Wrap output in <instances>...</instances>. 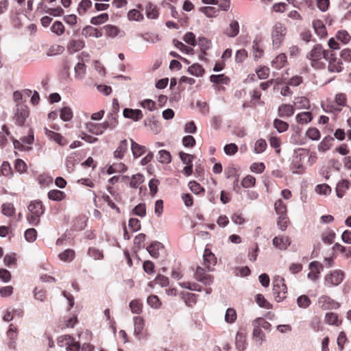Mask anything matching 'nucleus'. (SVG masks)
Returning a JSON list of instances; mask_svg holds the SVG:
<instances>
[{"label": "nucleus", "mask_w": 351, "mask_h": 351, "mask_svg": "<svg viewBox=\"0 0 351 351\" xmlns=\"http://www.w3.org/2000/svg\"><path fill=\"white\" fill-rule=\"evenodd\" d=\"M331 51L326 50L321 45H315L311 51L307 54V58L311 61V64L316 69L321 68L324 66L319 61L322 59L327 60Z\"/></svg>", "instance_id": "nucleus-1"}, {"label": "nucleus", "mask_w": 351, "mask_h": 351, "mask_svg": "<svg viewBox=\"0 0 351 351\" xmlns=\"http://www.w3.org/2000/svg\"><path fill=\"white\" fill-rule=\"evenodd\" d=\"M308 154V151L302 148L294 151L291 163V170L293 173H300L304 171L303 163Z\"/></svg>", "instance_id": "nucleus-2"}, {"label": "nucleus", "mask_w": 351, "mask_h": 351, "mask_svg": "<svg viewBox=\"0 0 351 351\" xmlns=\"http://www.w3.org/2000/svg\"><path fill=\"white\" fill-rule=\"evenodd\" d=\"M287 34V27L282 23L278 22L272 27V45L275 49H278L283 42Z\"/></svg>", "instance_id": "nucleus-3"}, {"label": "nucleus", "mask_w": 351, "mask_h": 351, "mask_svg": "<svg viewBox=\"0 0 351 351\" xmlns=\"http://www.w3.org/2000/svg\"><path fill=\"white\" fill-rule=\"evenodd\" d=\"M285 280L283 278L278 277L275 279L273 285V294L275 296V299L278 302H281L286 298V293L287 292V288L284 282Z\"/></svg>", "instance_id": "nucleus-4"}, {"label": "nucleus", "mask_w": 351, "mask_h": 351, "mask_svg": "<svg viewBox=\"0 0 351 351\" xmlns=\"http://www.w3.org/2000/svg\"><path fill=\"white\" fill-rule=\"evenodd\" d=\"M57 343L58 346L66 348V351H79L80 344L75 342L73 338L70 335H62L58 338Z\"/></svg>", "instance_id": "nucleus-5"}, {"label": "nucleus", "mask_w": 351, "mask_h": 351, "mask_svg": "<svg viewBox=\"0 0 351 351\" xmlns=\"http://www.w3.org/2000/svg\"><path fill=\"white\" fill-rule=\"evenodd\" d=\"M344 274L341 270H334L324 278V285L327 287L337 286L343 281Z\"/></svg>", "instance_id": "nucleus-6"}, {"label": "nucleus", "mask_w": 351, "mask_h": 351, "mask_svg": "<svg viewBox=\"0 0 351 351\" xmlns=\"http://www.w3.org/2000/svg\"><path fill=\"white\" fill-rule=\"evenodd\" d=\"M28 116L29 111L27 107L25 105L17 104L14 116L16 123L19 125H23Z\"/></svg>", "instance_id": "nucleus-7"}, {"label": "nucleus", "mask_w": 351, "mask_h": 351, "mask_svg": "<svg viewBox=\"0 0 351 351\" xmlns=\"http://www.w3.org/2000/svg\"><path fill=\"white\" fill-rule=\"evenodd\" d=\"M109 127V123L107 121L101 123H95L93 122H88L85 124L86 129L95 135H101L105 130Z\"/></svg>", "instance_id": "nucleus-8"}, {"label": "nucleus", "mask_w": 351, "mask_h": 351, "mask_svg": "<svg viewBox=\"0 0 351 351\" xmlns=\"http://www.w3.org/2000/svg\"><path fill=\"white\" fill-rule=\"evenodd\" d=\"M319 306L324 310L337 309L340 306L339 303L327 295H322L318 299Z\"/></svg>", "instance_id": "nucleus-9"}, {"label": "nucleus", "mask_w": 351, "mask_h": 351, "mask_svg": "<svg viewBox=\"0 0 351 351\" xmlns=\"http://www.w3.org/2000/svg\"><path fill=\"white\" fill-rule=\"evenodd\" d=\"M328 60V71L330 73H339L342 71V62L340 59L335 57L331 51L327 59Z\"/></svg>", "instance_id": "nucleus-10"}, {"label": "nucleus", "mask_w": 351, "mask_h": 351, "mask_svg": "<svg viewBox=\"0 0 351 351\" xmlns=\"http://www.w3.org/2000/svg\"><path fill=\"white\" fill-rule=\"evenodd\" d=\"M311 271L308 274L307 278L312 281H316L319 278V274L323 269V265L318 261H313L309 264Z\"/></svg>", "instance_id": "nucleus-11"}, {"label": "nucleus", "mask_w": 351, "mask_h": 351, "mask_svg": "<svg viewBox=\"0 0 351 351\" xmlns=\"http://www.w3.org/2000/svg\"><path fill=\"white\" fill-rule=\"evenodd\" d=\"M195 278L197 281L203 283L204 285H211L213 280L212 276L206 274L204 269L200 267H197Z\"/></svg>", "instance_id": "nucleus-12"}, {"label": "nucleus", "mask_w": 351, "mask_h": 351, "mask_svg": "<svg viewBox=\"0 0 351 351\" xmlns=\"http://www.w3.org/2000/svg\"><path fill=\"white\" fill-rule=\"evenodd\" d=\"M203 258L204 264L208 270H210L211 267L217 263V258L215 254L208 248L205 249Z\"/></svg>", "instance_id": "nucleus-13"}, {"label": "nucleus", "mask_w": 351, "mask_h": 351, "mask_svg": "<svg viewBox=\"0 0 351 351\" xmlns=\"http://www.w3.org/2000/svg\"><path fill=\"white\" fill-rule=\"evenodd\" d=\"M239 33V24L237 20H231L224 34L230 38L236 37Z\"/></svg>", "instance_id": "nucleus-14"}, {"label": "nucleus", "mask_w": 351, "mask_h": 351, "mask_svg": "<svg viewBox=\"0 0 351 351\" xmlns=\"http://www.w3.org/2000/svg\"><path fill=\"white\" fill-rule=\"evenodd\" d=\"M291 244V241L287 237H275L273 239V245L280 250H286Z\"/></svg>", "instance_id": "nucleus-15"}, {"label": "nucleus", "mask_w": 351, "mask_h": 351, "mask_svg": "<svg viewBox=\"0 0 351 351\" xmlns=\"http://www.w3.org/2000/svg\"><path fill=\"white\" fill-rule=\"evenodd\" d=\"M164 247L162 244L158 241L154 242L147 247V252L154 258H158L160 252L162 251Z\"/></svg>", "instance_id": "nucleus-16"}, {"label": "nucleus", "mask_w": 351, "mask_h": 351, "mask_svg": "<svg viewBox=\"0 0 351 351\" xmlns=\"http://www.w3.org/2000/svg\"><path fill=\"white\" fill-rule=\"evenodd\" d=\"M123 116L125 118L131 119L134 121H137L143 118V114L141 110L125 108L123 110Z\"/></svg>", "instance_id": "nucleus-17"}, {"label": "nucleus", "mask_w": 351, "mask_h": 351, "mask_svg": "<svg viewBox=\"0 0 351 351\" xmlns=\"http://www.w3.org/2000/svg\"><path fill=\"white\" fill-rule=\"evenodd\" d=\"M30 213L35 214L37 216H42L44 213L43 204L40 201H33L27 206Z\"/></svg>", "instance_id": "nucleus-18"}, {"label": "nucleus", "mask_w": 351, "mask_h": 351, "mask_svg": "<svg viewBox=\"0 0 351 351\" xmlns=\"http://www.w3.org/2000/svg\"><path fill=\"white\" fill-rule=\"evenodd\" d=\"M45 135L49 138V139H50L51 141H53L60 145H64L66 144L65 139L60 134L54 132L51 130H48L47 128H45Z\"/></svg>", "instance_id": "nucleus-19"}, {"label": "nucleus", "mask_w": 351, "mask_h": 351, "mask_svg": "<svg viewBox=\"0 0 351 351\" xmlns=\"http://www.w3.org/2000/svg\"><path fill=\"white\" fill-rule=\"evenodd\" d=\"M82 34L84 37L99 38L102 36V33L97 28L90 25H87L82 29Z\"/></svg>", "instance_id": "nucleus-20"}, {"label": "nucleus", "mask_w": 351, "mask_h": 351, "mask_svg": "<svg viewBox=\"0 0 351 351\" xmlns=\"http://www.w3.org/2000/svg\"><path fill=\"white\" fill-rule=\"evenodd\" d=\"M294 113V108L290 104H282L278 107V114L282 118L291 117Z\"/></svg>", "instance_id": "nucleus-21"}, {"label": "nucleus", "mask_w": 351, "mask_h": 351, "mask_svg": "<svg viewBox=\"0 0 351 351\" xmlns=\"http://www.w3.org/2000/svg\"><path fill=\"white\" fill-rule=\"evenodd\" d=\"M133 322L134 329V333L139 338L145 326L144 319L140 316H136L133 318Z\"/></svg>", "instance_id": "nucleus-22"}, {"label": "nucleus", "mask_w": 351, "mask_h": 351, "mask_svg": "<svg viewBox=\"0 0 351 351\" xmlns=\"http://www.w3.org/2000/svg\"><path fill=\"white\" fill-rule=\"evenodd\" d=\"M235 347L238 351H245L246 349L245 335L241 332L236 335Z\"/></svg>", "instance_id": "nucleus-23"}, {"label": "nucleus", "mask_w": 351, "mask_h": 351, "mask_svg": "<svg viewBox=\"0 0 351 351\" xmlns=\"http://www.w3.org/2000/svg\"><path fill=\"white\" fill-rule=\"evenodd\" d=\"M313 26L316 34L320 36L324 37L326 36L327 32L325 25L321 20H315L313 22Z\"/></svg>", "instance_id": "nucleus-24"}, {"label": "nucleus", "mask_w": 351, "mask_h": 351, "mask_svg": "<svg viewBox=\"0 0 351 351\" xmlns=\"http://www.w3.org/2000/svg\"><path fill=\"white\" fill-rule=\"evenodd\" d=\"M130 141L131 149L134 158L140 157L146 152V147L145 146L136 143L132 139H130Z\"/></svg>", "instance_id": "nucleus-25"}, {"label": "nucleus", "mask_w": 351, "mask_h": 351, "mask_svg": "<svg viewBox=\"0 0 351 351\" xmlns=\"http://www.w3.org/2000/svg\"><path fill=\"white\" fill-rule=\"evenodd\" d=\"M253 339L255 342L261 346L265 340V335L261 328L259 326H256L254 323V330H253Z\"/></svg>", "instance_id": "nucleus-26"}, {"label": "nucleus", "mask_w": 351, "mask_h": 351, "mask_svg": "<svg viewBox=\"0 0 351 351\" xmlns=\"http://www.w3.org/2000/svg\"><path fill=\"white\" fill-rule=\"evenodd\" d=\"M128 144L127 140H123L120 142L119 147L114 152L115 158L121 159L128 149Z\"/></svg>", "instance_id": "nucleus-27"}, {"label": "nucleus", "mask_w": 351, "mask_h": 351, "mask_svg": "<svg viewBox=\"0 0 351 351\" xmlns=\"http://www.w3.org/2000/svg\"><path fill=\"white\" fill-rule=\"evenodd\" d=\"M287 62V56L285 53H280L271 62V66L276 69H281Z\"/></svg>", "instance_id": "nucleus-28"}, {"label": "nucleus", "mask_w": 351, "mask_h": 351, "mask_svg": "<svg viewBox=\"0 0 351 351\" xmlns=\"http://www.w3.org/2000/svg\"><path fill=\"white\" fill-rule=\"evenodd\" d=\"M349 188V182L343 180L339 182L336 186V193L338 197L341 198L346 189Z\"/></svg>", "instance_id": "nucleus-29"}, {"label": "nucleus", "mask_w": 351, "mask_h": 351, "mask_svg": "<svg viewBox=\"0 0 351 351\" xmlns=\"http://www.w3.org/2000/svg\"><path fill=\"white\" fill-rule=\"evenodd\" d=\"M298 109L308 108L310 106L309 100L305 97H296L293 102Z\"/></svg>", "instance_id": "nucleus-30"}, {"label": "nucleus", "mask_w": 351, "mask_h": 351, "mask_svg": "<svg viewBox=\"0 0 351 351\" xmlns=\"http://www.w3.org/2000/svg\"><path fill=\"white\" fill-rule=\"evenodd\" d=\"M48 197L53 201H61L65 197V193L60 190H50L48 192Z\"/></svg>", "instance_id": "nucleus-31"}, {"label": "nucleus", "mask_w": 351, "mask_h": 351, "mask_svg": "<svg viewBox=\"0 0 351 351\" xmlns=\"http://www.w3.org/2000/svg\"><path fill=\"white\" fill-rule=\"evenodd\" d=\"M312 120V114L310 112H303L296 116V121L300 124H306Z\"/></svg>", "instance_id": "nucleus-32"}, {"label": "nucleus", "mask_w": 351, "mask_h": 351, "mask_svg": "<svg viewBox=\"0 0 351 351\" xmlns=\"http://www.w3.org/2000/svg\"><path fill=\"white\" fill-rule=\"evenodd\" d=\"M129 306L132 313L139 315L143 312V304L138 300H132Z\"/></svg>", "instance_id": "nucleus-33"}, {"label": "nucleus", "mask_w": 351, "mask_h": 351, "mask_svg": "<svg viewBox=\"0 0 351 351\" xmlns=\"http://www.w3.org/2000/svg\"><path fill=\"white\" fill-rule=\"evenodd\" d=\"M146 16L148 19H156L158 17V12L155 5L149 3L146 6Z\"/></svg>", "instance_id": "nucleus-34"}, {"label": "nucleus", "mask_w": 351, "mask_h": 351, "mask_svg": "<svg viewBox=\"0 0 351 351\" xmlns=\"http://www.w3.org/2000/svg\"><path fill=\"white\" fill-rule=\"evenodd\" d=\"M64 26L60 21H55L51 27V31L58 36H62L64 32Z\"/></svg>", "instance_id": "nucleus-35"}, {"label": "nucleus", "mask_w": 351, "mask_h": 351, "mask_svg": "<svg viewBox=\"0 0 351 351\" xmlns=\"http://www.w3.org/2000/svg\"><path fill=\"white\" fill-rule=\"evenodd\" d=\"M2 213L7 217H12L15 213V208L12 203L6 202L2 204Z\"/></svg>", "instance_id": "nucleus-36"}, {"label": "nucleus", "mask_w": 351, "mask_h": 351, "mask_svg": "<svg viewBox=\"0 0 351 351\" xmlns=\"http://www.w3.org/2000/svg\"><path fill=\"white\" fill-rule=\"evenodd\" d=\"M274 207L276 213L278 216L287 215V206L281 199H278L275 202Z\"/></svg>", "instance_id": "nucleus-37"}, {"label": "nucleus", "mask_w": 351, "mask_h": 351, "mask_svg": "<svg viewBox=\"0 0 351 351\" xmlns=\"http://www.w3.org/2000/svg\"><path fill=\"white\" fill-rule=\"evenodd\" d=\"M252 53H253L254 58L255 60L261 58L263 56V53H264L263 49L261 47V45L256 40H254L253 42Z\"/></svg>", "instance_id": "nucleus-38"}, {"label": "nucleus", "mask_w": 351, "mask_h": 351, "mask_svg": "<svg viewBox=\"0 0 351 351\" xmlns=\"http://www.w3.org/2000/svg\"><path fill=\"white\" fill-rule=\"evenodd\" d=\"M173 44H174V46L177 49H178L183 53H185L186 54H193L194 53V50L193 48L185 45L184 43H182L180 41L174 40Z\"/></svg>", "instance_id": "nucleus-39"}, {"label": "nucleus", "mask_w": 351, "mask_h": 351, "mask_svg": "<svg viewBox=\"0 0 351 351\" xmlns=\"http://www.w3.org/2000/svg\"><path fill=\"white\" fill-rule=\"evenodd\" d=\"M274 127L279 133H282L288 130L289 124L284 121L276 119L274 121Z\"/></svg>", "instance_id": "nucleus-40"}, {"label": "nucleus", "mask_w": 351, "mask_h": 351, "mask_svg": "<svg viewBox=\"0 0 351 351\" xmlns=\"http://www.w3.org/2000/svg\"><path fill=\"white\" fill-rule=\"evenodd\" d=\"M158 160L163 164H168L171 162V154L168 151L160 150L158 152Z\"/></svg>", "instance_id": "nucleus-41"}, {"label": "nucleus", "mask_w": 351, "mask_h": 351, "mask_svg": "<svg viewBox=\"0 0 351 351\" xmlns=\"http://www.w3.org/2000/svg\"><path fill=\"white\" fill-rule=\"evenodd\" d=\"M188 72L191 75L198 77L202 75V74L204 73V69L201 65L198 64H194L189 67Z\"/></svg>", "instance_id": "nucleus-42"}, {"label": "nucleus", "mask_w": 351, "mask_h": 351, "mask_svg": "<svg viewBox=\"0 0 351 351\" xmlns=\"http://www.w3.org/2000/svg\"><path fill=\"white\" fill-rule=\"evenodd\" d=\"M86 73V66L83 62H78L75 66V76L77 79H82Z\"/></svg>", "instance_id": "nucleus-43"}, {"label": "nucleus", "mask_w": 351, "mask_h": 351, "mask_svg": "<svg viewBox=\"0 0 351 351\" xmlns=\"http://www.w3.org/2000/svg\"><path fill=\"white\" fill-rule=\"evenodd\" d=\"M75 256V252L73 250L68 249L59 254V258L61 261L64 262L71 261Z\"/></svg>", "instance_id": "nucleus-44"}, {"label": "nucleus", "mask_w": 351, "mask_h": 351, "mask_svg": "<svg viewBox=\"0 0 351 351\" xmlns=\"http://www.w3.org/2000/svg\"><path fill=\"white\" fill-rule=\"evenodd\" d=\"M128 18L130 21H141L143 19V15L138 10L133 9L128 12Z\"/></svg>", "instance_id": "nucleus-45"}, {"label": "nucleus", "mask_w": 351, "mask_h": 351, "mask_svg": "<svg viewBox=\"0 0 351 351\" xmlns=\"http://www.w3.org/2000/svg\"><path fill=\"white\" fill-rule=\"evenodd\" d=\"M147 302L153 308H159L162 304L160 300L157 295H150L147 299Z\"/></svg>", "instance_id": "nucleus-46"}, {"label": "nucleus", "mask_w": 351, "mask_h": 351, "mask_svg": "<svg viewBox=\"0 0 351 351\" xmlns=\"http://www.w3.org/2000/svg\"><path fill=\"white\" fill-rule=\"evenodd\" d=\"M325 322L329 325H339L338 316L335 313H327L325 316Z\"/></svg>", "instance_id": "nucleus-47"}, {"label": "nucleus", "mask_w": 351, "mask_h": 351, "mask_svg": "<svg viewBox=\"0 0 351 351\" xmlns=\"http://www.w3.org/2000/svg\"><path fill=\"white\" fill-rule=\"evenodd\" d=\"M311 302L307 295H300L297 299V304L300 308H306L311 304Z\"/></svg>", "instance_id": "nucleus-48"}, {"label": "nucleus", "mask_w": 351, "mask_h": 351, "mask_svg": "<svg viewBox=\"0 0 351 351\" xmlns=\"http://www.w3.org/2000/svg\"><path fill=\"white\" fill-rule=\"evenodd\" d=\"M335 237V233L332 230H328L322 234V239L324 243L332 244Z\"/></svg>", "instance_id": "nucleus-49"}, {"label": "nucleus", "mask_w": 351, "mask_h": 351, "mask_svg": "<svg viewBox=\"0 0 351 351\" xmlns=\"http://www.w3.org/2000/svg\"><path fill=\"white\" fill-rule=\"evenodd\" d=\"M108 19V15L106 13L101 14L97 16H94L90 19V23L95 25H101Z\"/></svg>", "instance_id": "nucleus-50"}, {"label": "nucleus", "mask_w": 351, "mask_h": 351, "mask_svg": "<svg viewBox=\"0 0 351 351\" xmlns=\"http://www.w3.org/2000/svg\"><path fill=\"white\" fill-rule=\"evenodd\" d=\"M237 319L236 311L232 308H229L226 310L225 315V321L227 323L232 324Z\"/></svg>", "instance_id": "nucleus-51"}, {"label": "nucleus", "mask_w": 351, "mask_h": 351, "mask_svg": "<svg viewBox=\"0 0 351 351\" xmlns=\"http://www.w3.org/2000/svg\"><path fill=\"white\" fill-rule=\"evenodd\" d=\"M336 38L343 43L347 44L350 40L351 36L346 30H339L336 34Z\"/></svg>", "instance_id": "nucleus-52"}, {"label": "nucleus", "mask_w": 351, "mask_h": 351, "mask_svg": "<svg viewBox=\"0 0 351 351\" xmlns=\"http://www.w3.org/2000/svg\"><path fill=\"white\" fill-rule=\"evenodd\" d=\"M73 117V112L69 107H64L60 112V118L64 121H69Z\"/></svg>", "instance_id": "nucleus-53"}, {"label": "nucleus", "mask_w": 351, "mask_h": 351, "mask_svg": "<svg viewBox=\"0 0 351 351\" xmlns=\"http://www.w3.org/2000/svg\"><path fill=\"white\" fill-rule=\"evenodd\" d=\"M24 236L27 242L32 243L36 239L37 232L33 228H29L25 232Z\"/></svg>", "instance_id": "nucleus-54"}, {"label": "nucleus", "mask_w": 351, "mask_h": 351, "mask_svg": "<svg viewBox=\"0 0 351 351\" xmlns=\"http://www.w3.org/2000/svg\"><path fill=\"white\" fill-rule=\"evenodd\" d=\"M256 302L260 307L265 308L266 309H269L271 308V305L265 300L264 296L261 294L256 295Z\"/></svg>", "instance_id": "nucleus-55"}, {"label": "nucleus", "mask_w": 351, "mask_h": 351, "mask_svg": "<svg viewBox=\"0 0 351 351\" xmlns=\"http://www.w3.org/2000/svg\"><path fill=\"white\" fill-rule=\"evenodd\" d=\"M143 182V176L138 173L132 176L130 185L132 188H137Z\"/></svg>", "instance_id": "nucleus-56"}, {"label": "nucleus", "mask_w": 351, "mask_h": 351, "mask_svg": "<svg viewBox=\"0 0 351 351\" xmlns=\"http://www.w3.org/2000/svg\"><path fill=\"white\" fill-rule=\"evenodd\" d=\"M255 178L250 175L245 176L241 181V185L244 188L252 187L255 185Z\"/></svg>", "instance_id": "nucleus-57"}, {"label": "nucleus", "mask_w": 351, "mask_h": 351, "mask_svg": "<svg viewBox=\"0 0 351 351\" xmlns=\"http://www.w3.org/2000/svg\"><path fill=\"white\" fill-rule=\"evenodd\" d=\"M91 6L92 1L90 0H82L78 7L79 14H84Z\"/></svg>", "instance_id": "nucleus-58"}, {"label": "nucleus", "mask_w": 351, "mask_h": 351, "mask_svg": "<svg viewBox=\"0 0 351 351\" xmlns=\"http://www.w3.org/2000/svg\"><path fill=\"white\" fill-rule=\"evenodd\" d=\"M210 80L211 82L215 84L222 83L227 84L229 79L226 77H224L223 74L220 75H212L210 77Z\"/></svg>", "instance_id": "nucleus-59"}, {"label": "nucleus", "mask_w": 351, "mask_h": 351, "mask_svg": "<svg viewBox=\"0 0 351 351\" xmlns=\"http://www.w3.org/2000/svg\"><path fill=\"white\" fill-rule=\"evenodd\" d=\"M306 136L313 141H317L320 138V132L317 128H311L306 131Z\"/></svg>", "instance_id": "nucleus-60"}, {"label": "nucleus", "mask_w": 351, "mask_h": 351, "mask_svg": "<svg viewBox=\"0 0 351 351\" xmlns=\"http://www.w3.org/2000/svg\"><path fill=\"white\" fill-rule=\"evenodd\" d=\"M180 158L182 160V162L185 164L186 165H193L192 162L194 158V156L184 153L183 152H180L179 153Z\"/></svg>", "instance_id": "nucleus-61"}, {"label": "nucleus", "mask_w": 351, "mask_h": 351, "mask_svg": "<svg viewBox=\"0 0 351 351\" xmlns=\"http://www.w3.org/2000/svg\"><path fill=\"white\" fill-rule=\"evenodd\" d=\"M223 150L226 154L228 156H232L237 152L238 147L234 143H230L224 146Z\"/></svg>", "instance_id": "nucleus-62"}, {"label": "nucleus", "mask_w": 351, "mask_h": 351, "mask_svg": "<svg viewBox=\"0 0 351 351\" xmlns=\"http://www.w3.org/2000/svg\"><path fill=\"white\" fill-rule=\"evenodd\" d=\"M247 57V52L245 49H241L238 50L235 54V61L237 63H242Z\"/></svg>", "instance_id": "nucleus-63"}, {"label": "nucleus", "mask_w": 351, "mask_h": 351, "mask_svg": "<svg viewBox=\"0 0 351 351\" xmlns=\"http://www.w3.org/2000/svg\"><path fill=\"white\" fill-rule=\"evenodd\" d=\"M267 147L266 141L263 139L258 140L254 146V152L257 154L263 152Z\"/></svg>", "instance_id": "nucleus-64"}]
</instances>
